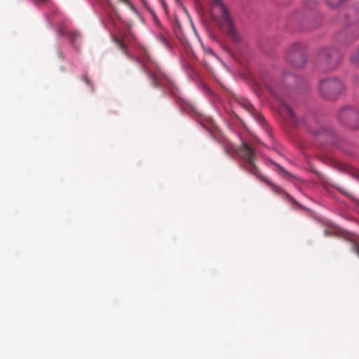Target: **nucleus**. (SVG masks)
Masks as SVG:
<instances>
[{"mask_svg": "<svg viewBox=\"0 0 359 359\" xmlns=\"http://www.w3.org/2000/svg\"><path fill=\"white\" fill-rule=\"evenodd\" d=\"M297 80L298 79L296 76L290 75L285 78V82L288 85V86L281 85L271 86L269 88L271 95L274 98L277 99L282 104L280 109L281 114L284 116L286 121L293 126H298L299 125V122L291 107L286 103L285 97L292 96L290 92L291 86H290V83L292 81H297Z\"/></svg>", "mask_w": 359, "mask_h": 359, "instance_id": "1", "label": "nucleus"}, {"mask_svg": "<svg viewBox=\"0 0 359 359\" xmlns=\"http://www.w3.org/2000/svg\"><path fill=\"white\" fill-rule=\"evenodd\" d=\"M135 60L140 63L142 69L154 87L164 86L170 83L169 78L162 72L158 64L151 58L147 52Z\"/></svg>", "mask_w": 359, "mask_h": 359, "instance_id": "2", "label": "nucleus"}, {"mask_svg": "<svg viewBox=\"0 0 359 359\" xmlns=\"http://www.w3.org/2000/svg\"><path fill=\"white\" fill-rule=\"evenodd\" d=\"M344 90L343 83L336 78L322 79L319 84V91L327 99H335Z\"/></svg>", "mask_w": 359, "mask_h": 359, "instance_id": "3", "label": "nucleus"}, {"mask_svg": "<svg viewBox=\"0 0 359 359\" xmlns=\"http://www.w3.org/2000/svg\"><path fill=\"white\" fill-rule=\"evenodd\" d=\"M287 62L294 67H303L306 61L304 46L302 43H294L286 50Z\"/></svg>", "mask_w": 359, "mask_h": 359, "instance_id": "4", "label": "nucleus"}, {"mask_svg": "<svg viewBox=\"0 0 359 359\" xmlns=\"http://www.w3.org/2000/svg\"><path fill=\"white\" fill-rule=\"evenodd\" d=\"M338 119L341 124L347 128L351 129L359 128V114L352 108L344 107L341 109L338 114Z\"/></svg>", "mask_w": 359, "mask_h": 359, "instance_id": "5", "label": "nucleus"}, {"mask_svg": "<svg viewBox=\"0 0 359 359\" xmlns=\"http://www.w3.org/2000/svg\"><path fill=\"white\" fill-rule=\"evenodd\" d=\"M237 154L246 162V170L252 175H254V168L259 170L254 163L255 152L250 145L242 141L241 146L236 151Z\"/></svg>", "mask_w": 359, "mask_h": 359, "instance_id": "6", "label": "nucleus"}, {"mask_svg": "<svg viewBox=\"0 0 359 359\" xmlns=\"http://www.w3.org/2000/svg\"><path fill=\"white\" fill-rule=\"evenodd\" d=\"M222 18H223V26L224 29L226 30L228 35L235 42H238L241 40L240 35L237 33L234 26L233 25L232 20L229 15V13L226 8L222 5Z\"/></svg>", "mask_w": 359, "mask_h": 359, "instance_id": "7", "label": "nucleus"}, {"mask_svg": "<svg viewBox=\"0 0 359 359\" xmlns=\"http://www.w3.org/2000/svg\"><path fill=\"white\" fill-rule=\"evenodd\" d=\"M320 56L330 63L332 68L336 66L339 59V53L335 49L325 48L321 50Z\"/></svg>", "mask_w": 359, "mask_h": 359, "instance_id": "8", "label": "nucleus"}, {"mask_svg": "<svg viewBox=\"0 0 359 359\" xmlns=\"http://www.w3.org/2000/svg\"><path fill=\"white\" fill-rule=\"evenodd\" d=\"M253 172H254V176H255L257 179H259V180L264 182L267 184H269L271 187L272 191L275 194H280L284 193L287 196L290 197L286 192H285L283 190V189L281 187L274 184L270 180H269L265 176L262 175L259 170L254 168Z\"/></svg>", "mask_w": 359, "mask_h": 359, "instance_id": "9", "label": "nucleus"}, {"mask_svg": "<svg viewBox=\"0 0 359 359\" xmlns=\"http://www.w3.org/2000/svg\"><path fill=\"white\" fill-rule=\"evenodd\" d=\"M113 41L117 44L118 48L124 53V54L130 60H133V57L128 50V46L123 39L116 36H112Z\"/></svg>", "mask_w": 359, "mask_h": 359, "instance_id": "10", "label": "nucleus"}, {"mask_svg": "<svg viewBox=\"0 0 359 359\" xmlns=\"http://www.w3.org/2000/svg\"><path fill=\"white\" fill-rule=\"evenodd\" d=\"M79 36V33L75 31L69 32L68 34V37L72 43H74Z\"/></svg>", "mask_w": 359, "mask_h": 359, "instance_id": "11", "label": "nucleus"}, {"mask_svg": "<svg viewBox=\"0 0 359 359\" xmlns=\"http://www.w3.org/2000/svg\"><path fill=\"white\" fill-rule=\"evenodd\" d=\"M351 62L355 65H359V48L358 50L351 56Z\"/></svg>", "mask_w": 359, "mask_h": 359, "instance_id": "12", "label": "nucleus"}, {"mask_svg": "<svg viewBox=\"0 0 359 359\" xmlns=\"http://www.w3.org/2000/svg\"><path fill=\"white\" fill-rule=\"evenodd\" d=\"M82 79L87 85H90V81L86 74L82 76Z\"/></svg>", "mask_w": 359, "mask_h": 359, "instance_id": "13", "label": "nucleus"}, {"mask_svg": "<svg viewBox=\"0 0 359 359\" xmlns=\"http://www.w3.org/2000/svg\"><path fill=\"white\" fill-rule=\"evenodd\" d=\"M283 172H286L285 170L278 164L274 163Z\"/></svg>", "mask_w": 359, "mask_h": 359, "instance_id": "14", "label": "nucleus"}, {"mask_svg": "<svg viewBox=\"0 0 359 359\" xmlns=\"http://www.w3.org/2000/svg\"><path fill=\"white\" fill-rule=\"evenodd\" d=\"M161 39L162 42H163L165 43H168L167 39L164 36H161Z\"/></svg>", "mask_w": 359, "mask_h": 359, "instance_id": "15", "label": "nucleus"}, {"mask_svg": "<svg viewBox=\"0 0 359 359\" xmlns=\"http://www.w3.org/2000/svg\"><path fill=\"white\" fill-rule=\"evenodd\" d=\"M207 53H210V54H211V55H213V54H214V53H213V51H212L211 49H208V50H207Z\"/></svg>", "mask_w": 359, "mask_h": 359, "instance_id": "16", "label": "nucleus"}, {"mask_svg": "<svg viewBox=\"0 0 359 359\" xmlns=\"http://www.w3.org/2000/svg\"><path fill=\"white\" fill-rule=\"evenodd\" d=\"M121 1L125 3V4H129L128 0H120Z\"/></svg>", "mask_w": 359, "mask_h": 359, "instance_id": "17", "label": "nucleus"}, {"mask_svg": "<svg viewBox=\"0 0 359 359\" xmlns=\"http://www.w3.org/2000/svg\"><path fill=\"white\" fill-rule=\"evenodd\" d=\"M213 1L215 3V4H220V1L219 0H213Z\"/></svg>", "mask_w": 359, "mask_h": 359, "instance_id": "18", "label": "nucleus"}, {"mask_svg": "<svg viewBox=\"0 0 359 359\" xmlns=\"http://www.w3.org/2000/svg\"><path fill=\"white\" fill-rule=\"evenodd\" d=\"M316 135H320V132L318 131V132H313Z\"/></svg>", "mask_w": 359, "mask_h": 359, "instance_id": "19", "label": "nucleus"}, {"mask_svg": "<svg viewBox=\"0 0 359 359\" xmlns=\"http://www.w3.org/2000/svg\"><path fill=\"white\" fill-rule=\"evenodd\" d=\"M38 1L40 2H46V0H38Z\"/></svg>", "mask_w": 359, "mask_h": 359, "instance_id": "20", "label": "nucleus"}, {"mask_svg": "<svg viewBox=\"0 0 359 359\" xmlns=\"http://www.w3.org/2000/svg\"><path fill=\"white\" fill-rule=\"evenodd\" d=\"M302 125H303V126H306V123L304 122V120H302Z\"/></svg>", "mask_w": 359, "mask_h": 359, "instance_id": "21", "label": "nucleus"}, {"mask_svg": "<svg viewBox=\"0 0 359 359\" xmlns=\"http://www.w3.org/2000/svg\"><path fill=\"white\" fill-rule=\"evenodd\" d=\"M358 254L359 255V248H358Z\"/></svg>", "mask_w": 359, "mask_h": 359, "instance_id": "22", "label": "nucleus"}]
</instances>
